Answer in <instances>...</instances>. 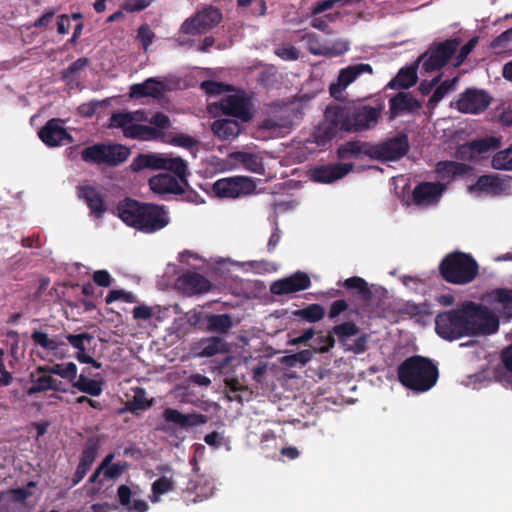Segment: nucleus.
I'll use <instances>...</instances> for the list:
<instances>
[{
    "instance_id": "47",
    "label": "nucleus",
    "mask_w": 512,
    "mask_h": 512,
    "mask_svg": "<svg viewBox=\"0 0 512 512\" xmlns=\"http://www.w3.org/2000/svg\"><path fill=\"white\" fill-rule=\"evenodd\" d=\"M492 167L497 170L512 171V145L498 151L492 158Z\"/></svg>"
},
{
    "instance_id": "11",
    "label": "nucleus",
    "mask_w": 512,
    "mask_h": 512,
    "mask_svg": "<svg viewBox=\"0 0 512 512\" xmlns=\"http://www.w3.org/2000/svg\"><path fill=\"white\" fill-rule=\"evenodd\" d=\"M221 20V11L216 7L208 6L187 18L180 27V33L192 36L203 34L217 26Z\"/></svg>"
},
{
    "instance_id": "54",
    "label": "nucleus",
    "mask_w": 512,
    "mask_h": 512,
    "mask_svg": "<svg viewBox=\"0 0 512 512\" xmlns=\"http://www.w3.org/2000/svg\"><path fill=\"white\" fill-rule=\"evenodd\" d=\"M314 341L316 344L314 350L319 353H327L335 346V338L331 334V330L327 335H318Z\"/></svg>"
},
{
    "instance_id": "7",
    "label": "nucleus",
    "mask_w": 512,
    "mask_h": 512,
    "mask_svg": "<svg viewBox=\"0 0 512 512\" xmlns=\"http://www.w3.org/2000/svg\"><path fill=\"white\" fill-rule=\"evenodd\" d=\"M130 169L133 172L167 170L173 172L182 183L187 184V163L180 157H170L160 153H140L133 158Z\"/></svg>"
},
{
    "instance_id": "9",
    "label": "nucleus",
    "mask_w": 512,
    "mask_h": 512,
    "mask_svg": "<svg viewBox=\"0 0 512 512\" xmlns=\"http://www.w3.org/2000/svg\"><path fill=\"white\" fill-rule=\"evenodd\" d=\"M162 418L167 425L161 428L165 432H173L177 438L181 430L188 431L194 427L204 425L208 422V416L196 411L184 414L175 408H165Z\"/></svg>"
},
{
    "instance_id": "22",
    "label": "nucleus",
    "mask_w": 512,
    "mask_h": 512,
    "mask_svg": "<svg viewBox=\"0 0 512 512\" xmlns=\"http://www.w3.org/2000/svg\"><path fill=\"white\" fill-rule=\"evenodd\" d=\"M78 196L81 198L90 210V214L95 218H102L107 211L104 196L90 185L78 186Z\"/></svg>"
},
{
    "instance_id": "40",
    "label": "nucleus",
    "mask_w": 512,
    "mask_h": 512,
    "mask_svg": "<svg viewBox=\"0 0 512 512\" xmlns=\"http://www.w3.org/2000/svg\"><path fill=\"white\" fill-rule=\"evenodd\" d=\"M359 333V327L352 321L343 322L335 325L331 329V334L337 337L338 342L344 348L348 343V339Z\"/></svg>"
},
{
    "instance_id": "26",
    "label": "nucleus",
    "mask_w": 512,
    "mask_h": 512,
    "mask_svg": "<svg viewBox=\"0 0 512 512\" xmlns=\"http://www.w3.org/2000/svg\"><path fill=\"white\" fill-rule=\"evenodd\" d=\"M178 285L188 294H201L211 288L210 281L197 272H187L178 278Z\"/></svg>"
},
{
    "instance_id": "44",
    "label": "nucleus",
    "mask_w": 512,
    "mask_h": 512,
    "mask_svg": "<svg viewBox=\"0 0 512 512\" xmlns=\"http://www.w3.org/2000/svg\"><path fill=\"white\" fill-rule=\"evenodd\" d=\"M175 490V482L172 477L161 476L152 483L153 503L158 502L159 496Z\"/></svg>"
},
{
    "instance_id": "60",
    "label": "nucleus",
    "mask_w": 512,
    "mask_h": 512,
    "mask_svg": "<svg viewBox=\"0 0 512 512\" xmlns=\"http://www.w3.org/2000/svg\"><path fill=\"white\" fill-rule=\"evenodd\" d=\"M477 43H478V37H473L460 48V51L458 52V54L455 57V61H456L455 66H460L461 64H463V62L466 60L468 55L475 48Z\"/></svg>"
},
{
    "instance_id": "19",
    "label": "nucleus",
    "mask_w": 512,
    "mask_h": 512,
    "mask_svg": "<svg viewBox=\"0 0 512 512\" xmlns=\"http://www.w3.org/2000/svg\"><path fill=\"white\" fill-rule=\"evenodd\" d=\"M311 280L304 272H296L291 276L274 281L270 286V292L274 295H288L309 288Z\"/></svg>"
},
{
    "instance_id": "36",
    "label": "nucleus",
    "mask_w": 512,
    "mask_h": 512,
    "mask_svg": "<svg viewBox=\"0 0 512 512\" xmlns=\"http://www.w3.org/2000/svg\"><path fill=\"white\" fill-rule=\"evenodd\" d=\"M417 82V71L415 67H404L399 70L397 75L387 84L391 89H408Z\"/></svg>"
},
{
    "instance_id": "57",
    "label": "nucleus",
    "mask_w": 512,
    "mask_h": 512,
    "mask_svg": "<svg viewBox=\"0 0 512 512\" xmlns=\"http://www.w3.org/2000/svg\"><path fill=\"white\" fill-rule=\"evenodd\" d=\"M368 341L369 336L367 334H362L357 337L352 344H346L344 347L345 351L352 352L356 355L364 353L368 349Z\"/></svg>"
},
{
    "instance_id": "35",
    "label": "nucleus",
    "mask_w": 512,
    "mask_h": 512,
    "mask_svg": "<svg viewBox=\"0 0 512 512\" xmlns=\"http://www.w3.org/2000/svg\"><path fill=\"white\" fill-rule=\"evenodd\" d=\"M115 459V453H108L103 459L102 464H106L104 468V479L116 481L119 479L130 467L127 461L113 462Z\"/></svg>"
},
{
    "instance_id": "32",
    "label": "nucleus",
    "mask_w": 512,
    "mask_h": 512,
    "mask_svg": "<svg viewBox=\"0 0 512 512\" xmlns=\"http://www.w3.org/2000/svg\"><path fill=\"white\" fill-rule=\"evenodd\" d=\"M201 357H212L229 351L228 343L221 337L204 338L198 343Z\"/></svg>"
},
{
    "instance_id": "31",
    "label": "nucleus",
    "mask_w": 512,
    "mask_h": 512,
    "mask_svg": "<svg viewBox=\"0 0 512 512\" xmlns=\"http://www.w3.org/2000/svg\"><path fill=\"white\" fill-rule=\"evenodd\" d=\"M505 188V183L498 177L492 175L480 176L476 183L470 186L471 191L486 193L489 195H500Z\"/></svg>"
},
{
    "instance_id": "39",
    "label": "nucleus",
    "mask_w": 512,
    "mask_h": 512,
    "mask_svg": "<svg viewBox=\"0 0 512 512\" xmlns=\"http://www.w3.org/2000/svg\"><path fill=\"white\" fill-rule=\"evenodd\" d=\"M338 285H342L348 290H355L357 295L365 302H369L372 299V291L368 287L367 282L361 277H350L343 282H339Z\"/></svg>"
},
{
    "instance_id": "52",
    "label": "nucleus",
    "mask_w": 512,
    "mask_h": 512,
    "mask_svg": "<svg viewBox=\"0 0 512 512\" xmlns=\"http://www.w3.org/2000/svg\"><path fill=\"white\" fill-rule=\"evenodd\" d=\"M156 35L148 24H142L137 29V40L140 41L143 50L146 52L153 43Z\"/></svg>"
},
{
    "instance_id": "43",
    "label": "nucleus",
    "mask_w": 512,
    "mask_h": 512,
    "mask_svg": "<svg viewBox=\"0 0 512 512\" xmlns=\"http://www.w3.org/2000/svg\"><path fill=\"white\" fill-rule=\"evenodd\" d=\"M233 326L232 318L228 314H215L207 318V327L210 331L227 333Z\"/></svg>"
},
{
    "instance_id": "5",
    "label": "nucleus",
    "mask_w": 512,
    "mask_h": 512,
    "mask_svg": "<svg viewBox=\"0 0 512 512\" xmlns=\"http://www.w3.org/2000/svg\"><path fill=\"white\" fill-rule=\"evenodd\" d=\"M148 121L144 110L132 112H113L109 118L108 128L121 129L123 136L138 141H152L161 137V132L152 126L140 124Z\"/></svg>"
},
{
    "instance_id": "49",
    "label": "nucleus",
    "mask_w": 512,
    "mask_h": 512,
    "mask_svg": "<svg viewBox=\"0 0 512 512\" xmlns=\"http://www.w3.org/2000/svg\"><path fill=\"white\" fill-rule=\"evenodd\" d=\"M31 382L32 386L28 388L27 394L34 395L40 392H44L50 390L52 383L51 375H38L36 376L34 373L31 374Z\"/></svg>"
},
{
    "instance_id": "34",
    "label": "nucleus",
    "mask_w": 512,
    "mask_h": 512,
    "mask_svg": "<svg viewBox=\"0 0 512 512\" xmlns=\"http://www.w3.org/2000/svg\"><path fill=\"white\" fill-rule=\"evenodd\" d=\"M89 63L90 60L87 57H81L72 62L61 73L63 81L71 88L78 87L80 85V73Z\"/></svg>"
},
{
    "instance_id": "55",
    "label": "nucleus",
    "mask_w": 512,
    "mask_h": 512,
    "mask_svg": "<svg viewBox=\"0 0 512 512\" xmlns=\"http://www.w3.org/2000/svg\"><path fill=\"white\" fill-rule=\"evenodd\" d=\"M104 468H106V464H100L96 467L94 472L90 475L88 478L87 483L88 484H97L98 487H94L91 490V494H96L100 491L101 487L104 485V482L106 481L104 479Z\"/></svg>"
},
{
    "instance_id": "12",
    "label": "nucleus",
    "mask_w": 512,
    "mask_h": 512,
    "mask_svg": "<svg viewBox=\"0 0 512 512\" xmlns=\"http://www.w3.org/2000/svg\"><path fill=\"white\" fill-rule=\"evenodd\" d=\"M409 149L408 136L405 133H398L378 144H372V159L382 162L398 161L409 152Z\"/></svg>"
},
{
    "instance_id": "13",
    "label": "nucleus",
    "mask_w": 512,
    "mask_h": 512,
    "mask_svg": "<svg viewBox=\"0 0 512 512\" xmlns=\"http://www.w3.org/2000/svg\"><path fill=\"white\" fill-rule=\"evenodd\" d=\"M256 190L255 182L249 177L236 176L217 180L213 191L220 198H238L252 194Z\"/></svg>"
},
{
    "instance_id": "58",
    "label": "nucleus",
    "mask_w": 512,
    "mask_h": 512,
    "mask_svg": "<svg viewBox=\"0 0 512 512\" xmlns=\"http://www.w3.org/2000/svg\"><path fill=\"white\" fill-rule=\"evenodd\" d=\"M152 1L153 0H124L121 8L129 13L140 12L149 7Z\"/></svg>"
},
{
    "instance_id": "61",
    "label": "nucleus",
    "mask_w": 512,
    "mask_h": 512,
    "mask_svg": "<svg viewBox=\"0 0 512 512\" xmlns=\"http://www.w3.org/2000/svg\"><path fill=\"white\" fill-rule=\"evenodd\" d=\"M143 83L145 87L146 97L158 98L161 95L163 85L160 81L156 80L155 78H148Z\"/></svg>"
},
{
    "instance_id": "56",
    "label": "nucleus",
    "mask_w": 512,
    "mask_h": 512,
    "mask_svg": "<svg viewBox=\"0 0 512 512\" xmlns=\"http://www.w3.org/2000/svg\"><path fill=\"white\" fill-rule=\"evenodd\" d=\"M104 468H106V464H100L96 467L94 472L90 475L88 478L87 483L88 484H97L98 487H94L91 490V494H96L100 491L101 487L104 485V482L106 481L104 479Z\"/></svg>"
},
{
    "instance_id": "2",
    "label": "nucleus",
    "mask_w": 512,
    "mask_h": 512,
    "mask_svg": "<svg viewBox=\"0 0 512 512\" xmlns=\"http://www.w3.org/2000/svg\"><path fill=\"white\" fill-rule=\"evenodd\" d=\"M119 218L129 227L145 234L155 233L169 224V217L163 206L143 203L132 198L121 200L117 207Z\"/></svg>"
},
{
    "instance_id": "14",
    "label": "nucleus",
    "mask_w": 512,
    "mask_h": 512,
    "mask_svg": "<svg viewBox=\"0 0 512 512\" xmlns=\"http://www.w3.org/2000/svg\"><path fill=\"white\" fill-rule=\"evenodd\" d=\"M492 100L491 95L485 90L467 88L459 95L456 108L461 113L478 115L487 110Z\"/></svg>"
},
{
    "instance_id": "8",
    "label": "nucleus",
    "mask_w": 512,
    "mask_h": 512,
    "mask_svg": "<svg viewBox=\"0 0 512 512\" xmlns=\"http://www.w3.org/2000/svg\"><path fill=\"white\" fill-rule=\"evenodd\" d=\"M130 149L121 144H94L84 148L81 158L87 163L118 166L130 155Z\"/></svg>"
},
{
    "instance_id": "21",
    "label": "nucleus",
    "mask_w": 512,
    "mask_h": 512,
    "mask_svg": "<svg viewBox=\"0 0 512 512\" xmlns=\"http://www.w3.org/2000/svg\"><path fill=\"white\" fill-rule=\"evenodd\" d=\"M447 184L441 182H422L413 190V201L417 205H432L439 201Z\"/></svg>"
},
{
    "instance_id": "51",
    "label": "nucleus",
    "mask_w": 512,
    "mask_h": 512,
    "mask_svg": "<svg viewBox=\"0 0 512 512\" xmlns=\"http://www.w3.org/2000/svg\"><path fill=\"white\" fill-rule=\"evenodd\" d=\"M471 145L477 158L479 155L485 154L492 149H496L498 147V140L493 137L473 140L471 141Z\"/></svg>"
},
{
    "instance_id": "64",
    "label": "nucleus",
    "mask_w": 512,
    "mask_h": 512,
    "mask_svg": "<svg viewBox=\"0 0 512 512\" xmlns=\"http://www.w3.org/2000/svg\"><path fill=\"white\" fill-rule=\"evenodd\" d=\"M148 121L153 125L152 128L158 129L161 133L170 127L169 117L162 112H157Z\"/></svg>"
},
{
    "instance_id": "18",
    "label": "nucleus",
    "mask_w": 512,
    "mask_h": 512,
    "mask_svg": "<svg viewBox=\"0 0 512 512\" xmlns=\"http://www.w3.org/2000/svg\"><path fill=\"white\" fill-rule=\"evenodd\" d=\"M41 141L48 147H57L72 143L73 137L63 126V121L52 118L38 131Z\"/></svg>"
},
{
    "instance_id": "27",
    "label": "nucleus",
    "mask_w": 512,
    "mask_h": 512,
    "mask_svg": "<svg viewBox=\"0 0 512 512\" xmlns=\"http://www.w3.org/2000/svg\"><path fill=\"white\" fill-rule=\"evenodd\" d=\"M391 117L402 112H413L421 107L420 102L408 92H399L389 100Z\"/></svg>"
},
{
    "instance_id": "30",
    "label": "nucleus",
    "mask_w": 512,
    "mask_h": 512,
    "mask_svg": "<svg viewBox=\"0 0 512 512\" xmlns=\"http://www.w3.org/2000/svg\"><path fill=\"white\" fill-rule=\"evenodd\" d=\"M133 494L128 485L122 484L117 488L118 501L128 512H147L149 509L148 503L142 499H134L132 501Z\"/></svg>"
},
{
    "instance_id": "53",
    "label": "nucleus",
    "mask_w": 512,
    "mask_h": 512,
    "mask_svg": "<svg viewBox=\"0 0 512 512\" xmlns=\"http://www.w3.org/2000/svg\"><path fill=\"white\" fill-rule=\"evenodd\" d=\"M200 88L208 95L216 96L223 92L230 91L231 87L222 82L205 80L200 84Z\"/></svg>"
},
{
    "instance_id": "33",
    "label": "nucleus",
    "mask_w": 512,
    "mask_h": 512,
    "mask_svg": "<svg viewBox=\"0 0 512 512\" xmlns=\"http://www.w3.org/2000/svg\"><path fill=\"white\" fill-rule=\"evenodd\" d=\"M230 157L250 172L257 174H262L264 172L262 159L255 153L236 151L231 153Z\"/></svg>"
},
{
    "instance_id": "17",
    "label": "nucleus",
    "mask_w": 512,
    "mask_h": 512,
    "mask_svg": "<svg viewBox=\"0 0 512 512\" xmlns=\"http://www.w3.org/2000/svg\"><path fill=\"white\" fill-rule=\"evenodd\" d=\"M222 114L235 117L241 122H248L252 119L249 100L239 94L223 96L218 103L213 104Z\"/></svg>"
},
{
    "instance_id": "6",
    "label": "nucleus",
    "mask_w": 512,
    "mask_h": 512,
    "mask_svg": "<svg viewBox=\"0 0 512 512\" xmlns=\"http://www.w3.org/2000/svg\"><path fill=\"white\" fill-rule=\"evenodd\" d=\"M342 127L346 132H362L375 127L381 117L382 105L372 107L361 105L357 107L334 106Z\"/></svg>"
},
{
    "instance_id": "62",
    "label": "nucleus",
    "mask_w": 512,
    "mask_h": 512,
    "mask_svg": "<svg viewBox=\"0 0 512 512\" xmlns=\"http://www.w3.org/2000/svg\"><path fill=\"white\" fill-rule=\"evenodd\" d=\"M117 300H123L124 302L127 303H133L135 302V297L131 292H126L123 290H111L105 299L107 304H110Z\"/></svg>"
},
{
    "instance_id": "46",
    "label": "nucleus",
    "mask_w": 512,
    "mask_h": 512,
    "mask_svg": "<svg viewBox=\"0 0 512 512\" xmlns=\"http://www.w3.org/2000/svg\"><path fill=\"white\" fill-rule=\"evenodd\" d=\"M31 339L36 346H40L48 351H56L61 345L57 340L50 338L46 332L40 330H34L31 334Z\"/></svg>"
},
{
    "instance_id": "28",
    "label": "nucleus",
    "mask_w": 512,
    "mask_h": 512,
    "mask_svg": "<svg viewBox=\"0 0 512 512\" xmlns=\"http://www.w3.org/2000/svg\"><path fill=\"white\" fill-rule=\"evenodd\" d=\"M337 155L340 159L359 158L361 155L372 159V144L365 141H348L337 149Z\"/></svg>"
},
{
    "instance_id": "48",
    "label": "nucleus",
    "mask_w": 512,
    "mask_h": 512,
    "mask_svg": "<svg viewBox=\"0 0 512 512\" xmlns=\"http://www.w3.org/2000/svg\"><path fill=\"white\" fill-rule=\"evenodd\" d=\"M150 406L151 402L146 399L145 390L138 388L135 391L133 399L126 403L125 410L136 413L139 410L148 409Z\"/></svg>"
},
{
    "instance_id": "20",
    "label": "nucleus",
    "mask_w": 512,
    "mask_h": 512,
    "mask_svg": "<svg viewBox=\"0 0 512 512\" xmlns=\"http://www.w3.org/2000/svg\"><path fill=\"white\" fill-rule=\"evenodd\" d=\"M99 451V444L97 441L88 440L81 452L79 463L71 478V486L79 484L87 473L92 468Z\"/></svg>"
},
{
    "instance_id": "23",
    "label": "nucleus",
    "mask_w": 512,
    "mask_h": 512,
    "mask_svg": "<svg viewBox=\"0 0 512 512\" xmlns=\"http://www.w3.org/2000/svg\"><path fill=\"white\" fill-rule=\"evenodd\" d=\"M354 165L352 163H337L315 167L311 178L319 183H331L347 175Z\"/></svg>"
},
{
    "instance_id": "25",
    "label": "nucleus",
    "mask_w": 512,
    "mask_h": 512,
    "mask_svg": "<svg viewBox=\"0 0 512 512\" xmlns=\"http://www.w3.org/2000/svg\"><path fill=\"white\" fill-rule=\"evenodd\" d=\"M472 167L468 164L452 160L439 161L435 165V173L439 180L450 183L457 177L469 175Z\"/></svg>"
},
{
    "instance_id": "10",
    "label": "nucleus",
    "mask_w": 512,
    "mask_h": 512,
    "mask_svg": "<svg viewBox=\"0 0 512 512\" xmlns=\"http://www.w3.org/2000/svg\"><path fill=\"white\" fill-rule=\"evenodd\" d=\"M461 44V38L455 37L434 44L421 56L422 67L426 72H434L444 67Z\"/></svg>"
},
{
    "instance_id": "24",
    "label": "nucleus",
    "mask_w": 512,
    "mask_h": 512,
    "mask_svg": "<svg viewBox=\"0 0 512 512\" xmlns=\"http://www.w3.org/2000/svg\"><path fill=\"white\" fill-rule=\"evenodd\" d=\"M182 182L175 174L160 173L149 179L150 189L160 195L164 194H182L184 192Z\"/></svg>"
},
{
    "instance_id": "15",
    "label": "nucleus",
    "mask_w": 512,
    "mask_h": 512,
    "mask_svg": "<svg viewBox=\"0 0 512 512\" xmlns=\"http://www.w3.org/2000/svg\"><path fill=\"white\" fill-rule=\"evenodd\" d=\"M363 74H373L370 64L357 63L342 68L338 73L337 81L329 86L330 95L336 100L342 99L344 90Z\"/></svg>"
},
{
    "instance_id": "29",
    "label": "nucleus",
    "mask_w": 512,
    "mask_h": 512,
    "mask_svg": "<svg viewBox=\"0 0 512 512\" xmlns=\"http://www.w3.org/2000/svg\"><path fill=\"white\" fill-rule=\"evenodd\" d=\"M211 130L220 140L230 141L239 135L241 126L237 120L217 119L212 123Z\"/></svg>"
},
{
    "instance_id": "16",
    "label": "nucleus",
    "mask_w": 512,
    "mask_h": 512,
    "mask_svg": "<svg viewBox=\"0 0 512 512\" xmlns=\"http://www.w3.org/2000/svg\"><path fill=\"white\" fill-rule=\"evenodd\" d=\"M341 131H344V128L335 107H328L325 110L324 121L313 133L314 142L318 147H326Z\"/></svg>"
},
{
    "instance_id": "4",
    "label": "nucleus",
    "mask_w": 512,
    "mask_h": 512,
    "mask_svg": "<svg viewBox=\"0 0 512 512\" xmlns=\"http://www.w3.org/2000/svg\"><path fill=\"white\" fill-rule=\"evenodd\" d=\"M439 275L453 285H467L473 282L479 274V264L474 257L462 251L448 253L440 261Z\"/></svg>"
},
{
    "instance_id": "37",
    "label": "nucleus",
    "mask_w": 512,
    "mask_h": 512,
    "mask_svg": "<svg viewBox=\"0 0 512 512\" xmlns=\"http://www.w3.org/2000/svg\"><path fill=\"white\" fill-rule=\"evenodd\" d=\"M103 380L91 379L83 374L73 382V387L78 391L92 397L100 396L103 392Z\"/></svg>"
},
{
    "instance_id": "41",
    "label": "nucleus",
    "mask_w": 512,
    "mask_h": 512,
    "mask_svg": "<svg viewBox=\"0 0 512 512\" xmlns=\"http://www.w3.org/2000/svg\"><path fill=\"white\" fill-rule=\"evenodd\" d=\"M295 318L303 319L309 323H315L322 320L325 316V309L322 305L314 303L305 308L292 312Z\"/></svg>"
},
{
    "instance_id": "59",
    "label": "nucleus",
    "mask_w": 512,
    "mask_h": 512,
    "mask_svg": "<svg viewBox=\"0 0 512 512\" xmlns=\"http://www.w3.org/2000/svg\"><path fill=\"white\" fill-rule=\"evenodd\" d=\"M454 156H455V158H457L459 160L469 161V162H473L477 159L474 154V150L471 145V142H468V143L458 146L455 151Z\"/></svg>"
},
{
    "instance_id": "63",
    "label": "nucleus",
    "mask_w": 512,
    "mask_h": 512,
    "mask_svg": "<svg viewBox=\"0 0 512 512\" xmlns=\"http://www.w3.org/2000/svg\"><path fill=\"white\" fill-rule=\"evenodd\" d=\"M495 300L500 303L504 309H512V290L496 289L494 291Z\"/></svg>"
},
{
    "instance_id": "42",
    "label": "nucleus",
    "mask_w": 512,
    "mask_h": 512,
    "mask_svg": "<svg viewBox=\"0 0 512 512\" xmlns=\"http://www.w3.org/2000/svg\"><path fill=\"white\" fill-rule=\"evenodd\" d=\"M66 339L73 348L77 349L76 355H89V346L94 337L90 333L83 332L80 334H68Z\"/></svg>"
},
{
    "instance_id": "45",
    "label": "nucleus",
    "mask_w": 512,
    "mask_h": 512,
    "mask_svg": "<svg viewBox=\"0 0 512 512\" xmlns=\"http://www.w3.org/2000/svg\"><path fill=\"white\" fill-rule=\"evenodd\" d=\"M458 82V78L455 77L453 79H447L440 83L434 90L431 95L428 106L434 107L436 106L449 92L455 89V86Z\"/></svg>"
},
{
    "instance_id": "3",
    "label": "nucleus",
    "mask_w": 512,
    "mask_h": 512,
    "mask_svg": "<svg viewBox=\"0 0 512 512\" xmlns=\"http://www.w3.org/2000/svg\"><path fill=\"white\" fill-rule=\"evenodd\" d=\"M397 376L404 387L416 392H426L436 384L439 371L431 359L414 355L398 366Z\"/></svg>"
},
{
    "instance_id": "50",
    "label": "nucleus",
    "mask_w": 512,
    "mask_h": 512,
    "mask_svg": "<svg viewBox=\"0 0 512 512\" xmlns=\"http://www.w3.org/2000/svg\"><path fill=\"white\" fill-rule=\"evenodd\" d=\"M53 374L58 375L64 379H67L72 383L78 378L77 366L73 362L53 365Z\"/></svg>"
},
{
    "instance_id": "38",
    "label": "nucleus",
    "mask_w": 512,
    "mask_h": 512,
    "mask_svg": "<svg viewBox=\"0 0 512 512\" xmlns=\"http://www.w3.org/2000/svg\"><path fill=\"white\" fill-rule=\"evenodd\" d=\"M314 41H309V51L318 56L336 57L345 54L349 50V43L344 40H337L331 46H324L318 49L313 46Z\"/></svg>"
},
{
    "instance_id": "1",
    "label": "nucleus",
    "mask_w": 512,
    "mask_h": 512,
    "mask_svg": "<svg viewBox=\"0 0 512 512\" xmlns=\"http://www.w3.org/2000/svg\"><path fill=\"white\" fill-rule=\"evenodd\" d=\"M499 329V319L486 306L472 301L441 312L435 318V331L445 340L491 335Z\"/></svg>"
}]
</instances>
